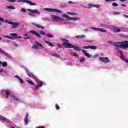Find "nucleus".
<instances>
[{
	"instance_id": "6ab92c4d",
	"label": "nucleus",
	"mask_w": 128,
	"mask_h": 128,
	"mask_svg": "<svg viewBox=\"0 0 128 128\" xmlns=\"http://www.w3.org/2000/svg\"><path fill=\"white\" fill-rule=\"evenodd\" d=\"M72 48H74V50H78V52H80L81 50L80 48V47L78 46L72 45Z\"/></svg>"
},
{
	"instance_id": "c03bdc74",
	"label": "nucleus",
	"mask_w": 128,
	"mask_h": 128,
	"mask_svg": "<svg viewBox=\"0 0 128 128\" xmlns=\"http://www.w3.org/2000/svg\"><path fill=\"white\" fill-rule=\"evenodd\" d=\"M56 110H60V106H58V104H56Z\"/></svg>"
},
{
	"instance_id": "5701e85b",
	"label": "nucleus",
	"mask_w": 128,
	"mask_h": 128,
	"mask_svg": "<svg viewBox=\"0 0 128 128\" xmlns=\"http://www.w3.org/2000/svg\"><path fill=\"white\" fill-rule=\"evenodd\" d=\"M114 30H115L114 32H121L122 30L118 27H114Z\"/></svg>"
},
{
	"instance_id": "423d86ee",
	"label": "nucleus",
	"mask_w": 128,
	"mask_h": 128,
	"mask_svg": "<svg viewBox=\"0 0 128 128\" xmlns=\"http://www.w3.org/2000/svg\"><path fill=\"white\" fill-rule=\"evenodd\" d=\"M99 60L100 62H104V64H108V62H110V59H108V58L106 57H99Z\"/></svg>"
},
{
	"instance_id": "49530a36",
	"label": "nucleus",
	"mask_w": 128,
	"mask_h": 128,
	"mask_svg": "<svg viewBox=\"0 0 128 128\" xmlns=\"http://www.w3.org/2000/svg\"><path fill=\"white\" fill-rule=\"evenodd\" d=\"M8 2H16V0H8Z\"/></svg>"
},
{
	"instance_id": "4d7b16f0",
	"label": "nucleus",
	"mask_w": 128,
	"mask_h": 128,
	"mask_svg": "<svg viewBox=\"0 0 128 128\" xmlns=\"http://www.w3.org/2000/svg\"><path fill=\"white\" fill-rule=\"evenodd\" d=\"M80 6H82V8H86V6H84V5L80 4Z\"/></svg>"
},
{
	"instance_id": "39448f33",
	"label": "nucleus",
	"mask_w": 128,
	"mask_h": 128,
	"mask_svg": "<svg viewBox=\"0 0 128 128\" xmlns=\"http://www.w3.org/2000/svg\"><path fill=\"white\" fill-rule=\"evenodd\" d=\"M38 46H40V48H44L42 44L38 42H35V45L32 46V48H34V50H40V48H38Z\"/></svg>"
},
{
	"instance_id": "09e8293b",
	"label": "nucleus",
	"mask_w": 128,
	"mask_h": 128,
	"mask_svg": "<svg viewBox=\"0 0 128 128\" xmlns=\"http://www.w3.org/2000/svg\"><path fill=\"white\" fill-rule=\"evenodd\" d=\"M108 42V44H112L113 45L114 44H118V42H115V43H114V42Z\"/></svg>"
},
{
	"instance_id": "f704fd0d",
	"label": "nucleus",
	"mask_w": 128,
	"mask_h": 128,
	"mask_svg": "<svg viewBox=\"0 0 128 128\" xmlns=\"http://www.w3.org/2000/svg\"><path fill=\"white\" fill-rule=\"evenodd\" d=\"M112 6H118V4L116 2H112Z\"/></svg>"
},
{
	"instance_id": "6e6d98bb",
	"label": "nucleus",
	"mask_w": 128,
	"mask_h": 128,
	"mask_svg": "<svg viewBox=\"0 0 128 128\" xmlns=\"http://www.w3.org/2000/svg\"><path fill=\"white\" fill-rule=\"evenodd\" d=\"M118 54H120L121 55L122 54V52L120 50H118Z\"/></svg>"
},
{
	"instance_id": "b1692460",
	"label": "nucleus",
	"mask_w": 128,
	"mask_h": 128,
	"mask_svg": "<svg viewBox=\"0 0 128 128\" xmlns=\"http://www.w3.org/2000/svg\"><path fill=\"white\" fill-rule=\"evenodd\" d=\"M12 98L14 100H16V102H20V99L16 96L14 95H12Z\"/></svg>"
},
{
	"instance_id": "dca6fc26",
	"label": "nucleus",
	"mask_w": 128,
	"mask_h": 128,
	"mask_svg": "<svg viewBox=\"0 0 128 128\" xmlns=\"http://www.w3.org/2000/svg\"><path fill=\"white\" fill-rule=\"evenodd\" d=\"M0 52H1L2 54H4V56H7L8 58H12V56H10V54H8V53L5 52L4 50L0 48Z\"/></svg>"
},
{
	"instance_id": "ea45409f",
	"label": "nucleus",
	"mask_w": 128,
	"mask_h": 128,
	"mask_svg": "<svg viewBox=\"0 0 128 128\" xmlns=\"http://www.w3.org/2000/svg\"><path fill=\"white\" fill-rule=\"evenodd\" d=\"M21 12H26V9L24 8H22L21 9Z\"/></svg>"
},
{
	"instance_id": "c85d7f7f",
	"label": "nucleus",
	"mask_w": 128,
	"mask_h": 128,
	"mask_svg": "<svg viewBox=\"0 0 128 128\" xmlns=\"http://www.w3.org/2000/svg\"><path fill=\"white\" fill-rule=\"evenodd\" d=\"M52 56H55V58H60V55L58 54H52Z\"/></svg>"
},
{
	"instance_id": "774afa93",
	"label": "nucleus",
	"mask_w": 128,
	"mask_h": 128,
	"mask_svg": "<svg viewBox=\"0 0 128 128\" xmlns=\"http://www.w3.org/2000/svg\"><path fill=\"white\" fill-rule=\"evenodd\" d=\"M124 16H125V18H128V16L126 15H124Z\"/></svg>"
},
{
	"instance_id": "a18cd8bd",
	"label": "nucleus",
	"mask_w": 128,
	"mask_h": 128,
	"mask_svg": "<svg viewBox=\"0 0 128 128\" xmlns=\"http://www.w3.org/2000/svg\"><path fill=\"white\" fill-rule=\"evenodd\" d=\"M0 22H4V19L0 17Z\"/></svg>"
},
{
	"instance_id": "9d476101",
	"label": "nucleus",
	"mask_w": 128,
	"mask_h": 128,
	"mask_svg": "<svg viewBox=\"0 0 128 128\" xmlns=\"http://www.w3.org/2000/svg\"><path fill=\"white\" fill-rule=\"evenodd\" d=\"M91 30H97L98 32H106V30L102 28H96L94 27H91Z\"/></svg>"
},
{
	"instance_id": "0e129e2a",
	"label": "nucleus",
	"mask_w": 128,
	"mask_h": 128,
	"mask_svg": "<svg viewBox=\"0 0 128 128\" xmlns=\"http://www.w3.org/2000/svg\"><path fill=\"white\" fill-rule=\"evenodd\" d=\"M88 29H84V32H88Z\"/></svg>"
},
{
	"instance_id": "393cba45",
	"label": "nucleus",
	"mask_w": 128,
	"mask_h": 128,
	"mask_svg": "<svg viewBox=\"0 0 128 128\" xmlns=\"http://www.w3.org/2000/svg\"><path fill=\"white\" fill-rule=\"evenodd\" d=\"M46 44H48V46H54V44H52V43L48 42V41H46Z\"/></svg>"
},
{
	"instance_id": "3c124183",
	"label": "nucleus",
	"mask_w": 128,
	"mask_h": 128,
	"mask_svg": "<svg viewBox=\"0 0 128 128\" xmlns=\"http://www.w3.org/2000/svg\"><path fill=\"white\" fill-rule=\"evenodd\" d=\"M13 44H14V46H16V47L18 46V44H16L15 42H13Z\"/></svg>"
},
{
	"instance_id": "cd10ccee",
	"label": "nucleus",
	"mask_w": 128,
	"mask_h": 128,
	"mask_svg": "<svg viewBox=\"0 0 128 128\" xmlns=\"http://www.w3.org/2000/svg\"><path fill=\"white\" fill-rule=\"evenodd\" d=\"M26 82H28V84H32V86H34V84L32 80H26Z\"/></svg>"
},
{
	"instance_id": "a878e982",
	"label": "nucleus",
	"mask_w": 128,
	"mask_h": 128,
	"mask_svg": "<svg viewBox=\"0 0 128 128\" xmlns=\"http://www.w3.org/2000/svg\"><path fill=\"white\" fill-rule=\"evenodd\" d=\"M4 38H10V40H14V37L10 36H4Z\"/></svg>"
},
{
	"instance_id": "f03ea898",
	"label": "nucleus",
	"mask_w": 128,
	"mask_h": 128,
	"mask_svg": "<svg viewBox=\"0 0 128 128\" xmlns=\"http://www.w3.org/2000/svg\"><path fill=\"white\" fill-rule=\"evenodd\" d=\"M62 40L64 42L62 44V46H64L65 48H72V44L70 43V41H68V40L62 38Z\"/></svg>"
},
{
	"instance_id": "2eb2a0df",
	"label": "nucleus",
	"mask_w": 128,
	"mask_h": 128,
	"mask_svg": "<svg viewBox=\"0 0 128 128\" xmlns=\"http://www.w3.org/2000/svg\"><path fill=\"white\" fill-rule=\"evenodd\" d=\"M4 92L5 94V96L6 97V98H8V96H10V94L12 93V92L10 90H4Z\"/></svg>"
},
{
	"instance_id": "473e14b6",
	"label": "nucleus",
	"mask_w": 128,
	"mask_h": 128,
	"mask_svg": "<svg viewBox=\"0 0 128 128\" xmlns=\"http://www.w3.org/2000/svg\"><path fill=\"white\" fill-rule=\"evenodd\" d=\"M0 120H6V118L4 116H0Z\"/></svg>"
},
{
	"instance_id": "7c9ffc66",
	"label": "nucleus",
	"mask_w": 128,
	"mask_h": 128,
	"mask_svg": "<svg viewBox=\"0 0 128 128\" xmlns=\"http://www.w3.org/2000/svg\"><path fill=\"white\" fill-rule=\"evenodd\" d=\"M67 14H71L72 16H76V15H78L77 13H74V12H68Z\"/></svg>"
},
{
	"instance_id": "4468645a",
	"label": "nucleus",
	"mask_w": 128,
	"mask_h": 128,
	"mask_svg": "<svg viewBox=\"0 0 128 128\" xmlns=\"http://www.w3.org/2000/svg\"><path fill=\"white\" fill-rule=\"evenodd\" d=\"M27 10H28V12H32V14H40V11L36 10H33L32 9H28Z\"/></svg>"
},
{
	"instance_id": "a19ab883",
	"label": "nucleus",
	"mask_w": 128,
	"mask_h": 128,
	"mask_svg": "<svg viewBox=\"0 0 128 128\" xmlns=\"http://www.w3.org/2000/svg\"><path fill=\"white\" fill-rule=\"evenodd\" d=\"M18 80L20 84H24V80L22 79L19 78Z\"/></svg>"
},
{
	"instance_id": "13d9d810",
	"label": "nucleus",
	"mask_w": 128,
	"mask_h": 128,
	"mask_svg": "<svg viewBox=\"0 0 128 128\" xmlns=\"http://www.w3.org/2000/svg\"><path fill=\"white\" fill-rule=\"evenodd\" d=\"M15 76V78H18V80L20 78V76H18V75H16V76Z\"/></svg>"
},
{
	"instance_id": "864d4df0",
	"label": "nucleus",
	"mask_w": 128,
	"mask_h": 128,
	"mask_svg": "<svg viewBox=\"0 0 128 128\" xmlns=\"http://www.w3.org/2000/svg\"><path fill=\"white\" fill-rule=\"evenodd\" d=\"M36 128H45L44 126H39L36 127Z\"/></svg>"
},
{
	"instance_id": "e433bc0d",
	"label": "nucleus",
	"mask_w": 128,
	"mask_h": 128,
	"mask_svg": "<svg viewBox=\"0 0 128 128\" xmlns=\"http://www.w3.org/2000/svg\"><path fill=\"white\" fill-rule=\"evenodd\" d=\"M100 7V6L99 4H94V8H98Z\"/></svg>"
},
{
	"instance_id": "37998d69",
	"label": "nucleus",
	"mask_w": 128,
	"mask_h": 128,
	"mask_svg": "<svg viewBox=\"0 0 128 128\" xmlns=\"http://www.w3.org/2000/svg\"><path fill=\"white\" fill-rule=\"evenodd\" d=\"M56 46H58V48H62V46L60 45V44L57 43Z\"/></svg>"
},
{
	"instance_id": "bf43d9fd",
	"label": "nucleus",
	"mask_w": 128,
	"mask_h": 128,
	"mask_svg": "<svg viewBox=\"0 0 128 128\" xmlns=\"http://www.w3.org/2000/svg\"><path fill=\"white\" fill-rule=\"evenodd\" d=\"M118 48H118V46H116V50L117 52H118V50H118Z\"/></svg>"
},
{
	"instance_id": "4be33fe9",
	"label": "nucleus",
	"mask_w": 128,
	"mask_h": 128,
	"mask_svg": "<svg viewBox=\"0 0 128 128\" xmlns=\"http://www.w3.org/2000/svg\"><path fill=\"white\" fill-rule=\"evenodd\" d=\"M75 37L76 38H86V35H84V34L78 35V36H76Z\"/></svg>"
},
{
	"instance_id": "20e7f679",
	"label": "nucleus",
	"mask_w": 128,
	"mask_h": 128,
	"mask_svg": "<svg viewBox=\"0 0 128 128\" xmlns=\"http://www.w3.org/2000/svg\"><path fill=\"white\" fill-rule=\"evenodd\" d=\"M37 84H38V85H36V86L35 87V90H38V88H42V84H44V82L42 81H41L38 79V78H36L35 80Z\"/></svg>"
},
{
	"instance_id": "603ef678",
	"label": "nucleus",
	"mask_w": 128,
	"mask_h": 128,
	"mask_svg": "<svg viewBox=\"0 0 128 128\" xmlns=\"http://www.w3.org/2000/svg\"><path fill=\"white\" fill-rule=\"evenodd\" d=\"M30 37H25L24 40H30Z\"/></svg>"
},
{
	"instance_id": "412c9836",
	"label": "nucleus",
	"mask_w": 128,
	"mask_h": 128,
	"mask_svg": "<svg viewBox=\"0 0 128 128\" xmlns=\"http://www.w3.org/2000/svg\"><path fill=\"white\" fill-rule=\"evenodd\" d=\"M82 52H83V54H84L87 56V58H91L90 55V54L86 52V51L84 50H82Z\"/></svg>"
},
{
	"instance_id": "f3484780",
	"label": "nucleus",
	"mask_w": 128,
	"mask_h": 128,
	"mask_svg": "<svg viewBox=\"0 0 128 128\" xmlns=\"http://www.w3.org/2000/svg\"><path fill=\"white\" fill-rule=\"evenodd\" d=\"M33 26H36L38 28H40L41 30H44V27L38 24H36V23H32Z\"/></svg>"
},
{
	"instance_id": "6e6552de",
	"label": "nucleus",
	"mask_w": 128,
	"mask_h": 128,
	"mask_svg": "<svg viewBox=\"0 0 128 128\" xmlns=\"http://www.w3.org/2000/svg\"><path fill=\"white\" fill-rule=\"evenodd\" d=\"M62 17L65 18H67V20H74V22H75V20H80V18H70V16H68L66 14L62 15Z\"/></svg>"
},
{
	"instance_id": "4c0bfd02",
	"label": "nucleus",
	"mask_w": 128,
	"mask_h": 128,
	"mask_svg": "<svg viewBox=\"0 0 128 128\" xmlns=\"http://www.w3.org/2000/svg\"><path fill=\"white\" fill-rule=\"evenodd\" d=\"M80 62H84V58H82L80 59Z\"/></svg>"
},
{
	"instance_id": "ddd939ff",
	"label": "nucleus",
	"mask_w": 128,
	"mask_h": 128,
	"mask_svg": "<svg viewBox=\"0 0 128 128\" xmlns=\"http://www.w3.org/2000/svg\"><path fill=\"white\" fill-rule=\"evenodd\" d=\"M29 34H34L36 36H38V38H42V36L40 34H38V32L34 30H30L28 32Z\"/></svg>"
},
{
	"instance_id": "2f4dec72",
	"label": "nucleus",
	"mask_w": 128,
	"mask_h": 128,
	"mask_svg": "<svg viewBox=\"0 0 128 128\" xmlns=\"http://www.w3.org/2000/svg\"><path fill=\"white\" fill-rule=\"evenodd\" d=\"M94 8V4H88V6L86 8Z\"/></svg>"
},
{
	"instance_id": "7ed1b4c3",
	"label": "nucleus",
	"mask_w": 128,
	"mask_h": 128,
	"mask_svg": "<svg viewBox=\"0 0 128 128\" xmlns=\"http://www.w3.org/2000/svg\"><path fill=\"white\" fill-rule=\"evenodd\" d=\"M4 22H5L6 24H12V26H11L12 28H16L20 26V23L18 22H10L8 21V20H4Z\"/></svg>"
},
{
	"instance_id": "8fccbe9b",
	"label": "nucleus",
	"mask_w": 128,
	"mask_h": 128,
	"mask_svg": "<svg viewBox=\"0 0 128 128\" xmlns=\"http://www.w3.org/2000/svg\"><path fill=\"white\" fill-rule=\"evenodd\" d=\"M74 56L78 57V54L75 52V53L74 54Z\"/></svg>"
},
{
	"instance_id": "c9c22d12",
	"label": "nucleus",
	"mask_w": 128,
	"mask_h": 128,
	"mask_svg": "<svg viewBox=\"0 0 128 128\" xmlns=\"http://www.w3.org/2000/svg\"><path fill=\"white\" fill-rule=\"evenodd\" d=\"M40 34H42V36H46V32H44L42 30H40Z\"/></svg>"
},
{
	"instance_id": "aec40b11",
	"label": "nucleus",
	"mask_w": 128,
	"mask_h": 128,
	"mask_svg": "<svg viewBox=\"0 0 128 128\" xmlns=\"http://www.w3.org/2000/svg\"><path fill=\"white\" fill-rule=\"evenodd\" d=\"M10 36H16V38H22V36H18V34L16 33H11L10 34Z\"/></svg>"
},
{
	"instance_id": "338daca9",
	"label": "nucleus",
	"mask_w": 128,
	"mask_h": 128,
	"mask_svg": "<svg viewBox=\"0 0 128 128\" xmlns=\"http://www.w3.org/2000/svg\"><path fill=\"white\" fill-rule=\"evenodd\" d=\"M29 16H34V14L32 13H28Z\"/></svg>"
},
{
	"instance_id": "bb28decb",
	"label": "nucleus",
	"mask_w": 128,
	"mask_h": 128,
	"mask_svg": "<svg viewBox=\"0 0 128 128\" xmlns=\"http://www.w3.org/2000/svg\"><path fill=\"white\" fill-rule=\"evenodd\" d=\"M90 48L91 50H97L98 47L94 46H90Z\"/></svg>"
},
{
	"instance_id": "9b49d317",
	"label": "nucleus",
	"mask_w": 128,
	"mask_h": 128,
	"mask_svg": "<svg viewBox=\"0 0 128 128\" xmlns=\"http://www.w3.org/2000/svg\"><path fill=\"white\" fill-rule=\"evenodd\" d=\"M25 70L26 72V74H28V76H30V78H32L33 80H36V78H36V76H34V74H32V72H28V68H26Z\"/></svg>"
},
{
	"instance_id": "0eeeda50",
	"label": "nucleus",
	"mask_w": 128,
	"mask_h": 128,
	"mask_svg": "<svg viewBox=\"0 0 128 128\" xmlns=\"http://www.w3.org/2000/svg\"><path fill=\"white\" fill-rule=\"evenodd\" d=\"M45 10H46V12H59V14L62 13V12L58 9L46 8H45Z\"/></svg>"
},
{
	"instance_id": "69168bd1",
	"label": "nucleus",
	"mask_w": 128,
	"mask_h": 128,
	"mask_svg": "<svg viewBox=\"0 0 128 128\" xmlns=\"http://www.w3.org/2000/svg\"><path fill=\"white\" fill-rule=\"evenodd\" d=\"M24 36H28V34H24Z\"/></svg>"
},
{
	"instance_id": "5fc2aeb1",
	"label": "nucleus",
	"mask_w": 128,
	"mask_h": 128,
	"mask_svg": "<svg viewBox=\"0 0 128 128\" xmlns=\"http://www.w3.org/2000/svg\"><path fill=\"white\" fill-rule=\"evenodd\" d=\"M114 14H120V13L118 12H115L114 13Z\"/></svg>"
},
{
	"instance_id": "f8f14e48",
	"label": "nucleus",
	"mask_w": 128,
	"mask_h": 128,
	"mask_svg": "<svg viewBox=\"0 0 128 128\" xmlns=\"http://www.w3.org/2000/svg\"><path fill=\"white\" fill-rule=\"evenodd\" d=\"M51 16L52 18H53V20H58L60 22H62L64 20L62 18H60L58 16L52 15Z\"/></svg>"
},
{
	"instance_id": "1a4fd4ad",
	"label": "nucleus",
	"mask_w": 128,
	"mask_h": 128,
	"mask_svg": "<svg viewBox=\"0 0 128 128\" xmlns=\"http://www.w3.org/2000/svg\"><path fill=\"white\" fill-rule=\"evenodd\" d=\"M18 2H26V4H30V6H36V3H34L32 2L31 1L28 0H18Z\"/></svg>"
},
{
	"instance_id": "e2e57ef3",
	"label": "nucleus",
	"mask_w": 128,
	"mask_h": 128,
	"mask_svg": "<svg viewBox=\"0 0 128 128\" xmlns=\"http://www.w3.org/2000/svg\"><path fill=\"white\" fill-rule=\"evenodd\" d=\"M121 6H122L126 7V5L124 4H121Z\"/></svg>"
},
{
	"instance_id": "680f3d73",
	"label": "nucleus",
	"mask_w": 128,
	"mask_h": 128,
	"mask_svg": "<svg viewBox=\"0 0 128 128\" xmlns=\"http://www.w3.org/2000/svg\"><path fill=\"white\" fill-rule=\"evenodd\" d=\"M68 4H74V2H72V1H69Z\"/></svg>"
},
{
	"instance_id": "c756f323",
	"label": "nucleus",
	"mask_w": 128,
	"mask_h": 128,
	"mask_svg": "<svg viewBox=\"0 0 128 128\" xmlns=\"http://www.w3.org/2000/svg\"><path fill=\"white\" fill-rule=\"evenodd\" d=\"M2 66H8V62H2Z\"/></svg>"
},
{
	"instance_id": "79ce46f5",
	"label": "nucleus",
	"mask_w": 128,
	"mask_h": 128,
	"mask_svg": "<svg viewBox=\"0 0 128 128\" xmlns=\"http://www.w3.org/2000/svg\"><path fill=\"white\" fill-rule=\"evenodd\" d=\"M82 48H84L85 50H88V48H90V46H84L82 47Z\"/></svg>"
},
{
	"instance_id": "a211bd4d",
	"label": "nucleus",
	"mask_w": 128,
	"mask_h": 128,
	"mask_svg": "<svg viewBox=\"0 0 128 128\" xmlns=\"http://www.w3.org/2000/svg\"><path fill=\"white\" fill-rule=\"evenodd\" d=\"M28 114L26 113V116H25L24 120L25 124H28Z\"/></svg>"
},
{
	"instance_id": "052dcab7",
	"label": "nucleus",
	"mask_w": 128,
	"mask_h": 128,
	"mask_svg": "<svg viewBox=\"0 0 128 128\" xmlns=\"http://www.w3.org/2000/svg\"><path fill=\"white\" fill-rule=\"evenodd\" d=\"M106 2H112V0H105Z\"/></svg>"
},
{
	"instance_id": "58836bf2",
	"label": "nucleus",
	"mask_w": 128,
	"mask_h": 128,
	"mask_svg": "<svg viewBox=\"0 0 128 128\" xmlns=\"http://www.w3.org/2000/svg\"><path fill=\"white\" fill-rule=\"evenodd\" d=\"M46 36L48 38H54V36H52V34H47Z\"/></svg>"
},
{
	"instance_id": "de8ad7c7",
	"label": "nucleus",
	"mask_w": 128,
	"mask_h": 128,
	"mask_svg": "<svg viewBox=\"0 0 128 128\" xmlns=\"http://www.w3.org/2000/svg\"><path fill=\"white\" fill-rule=\"evenodd\" d=\"M120 58L122 60H124V55L122 54H121V56H120Z\"/></svg>"
},
{
	"instance_id": "f257e3e1",
	"label": "nucleus",
	"mask_w": 128,
	"mask_h": 128,
	"mask_svg": "<svg viewBox=\"0 0 128 128\" xmlns=\"http://www.w3.org/2000/svg\"><path fill=\"white\" fill-rule=\"evenodd\" d=\"M114 44V46H118L119 48H128V41L125 40L122 42Z\"/></svg>"
},
{
	"instance_id": "72a5a7b5",
	"label": "nucleus",
	"mask_w": 128,
	"mask_h": 128,
	"mask_svg": "<svg viewBox=\"0 0 128 128\" xmlns=\"http://www.w3.org/2000/svg\"><path fill=\"white\" fill-rule=\"evenodd\" d=\"M7 8H8V10H14L16 8L12 6H7Z\"/></svg>"
}]
</instances>
